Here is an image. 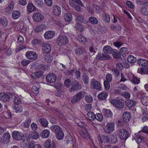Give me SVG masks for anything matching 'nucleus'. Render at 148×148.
<instances>
[{
  "label": "nucleus",
  "mask_w": 148,
  "mask_h": 148,
  "mask_svg": "<svg viewBox=\"0 0 148 148\" xmlns=\"http://www.w3.org/2000/svg\"><path fill=\"white\" fill-rule=\"evenodd\" d=\"M118 134L119 138L123 140L126 139L129 136L128 132L124 129L119 130Z\"/></svg>",
  "instance_id": "nucleus-4"
},
{
  "label": "nucleus",
  "mask_w": 148,
  "mask_h": 148,
  "mask_svg": "<svg viewBox=\"0 0 148 148\" xmlns=\"http://www.w3.org/2000/svg\"><path fill=\"white\" fill-rule=\"evenodd\" d=\"M75 20L76 23H85L86 22V21L84 17L81 16H76Z\"/></svg>",
  "instance_id": "nucleus-27"
},
{
  "label": "nucleus",
  "mask_w": 148,
  "mask_h": 148,
  "mask_svg": "<svg viewBox=\"0 0 148 148\" xmlns=\"http://www.w3.org/2000/svg\"><path fill=\"white\" fill-rule=\"evenodd\" d=\"M136 104L135 101L132 100H128L125 102L126 105L129 108H132Z\"/></svg>",
  "instance_id": "nucleus-30"
},
{
  "label": "nucleus",
  "mask_w": 148,
  "mask_h": 148,
  "mask_svg": "<svg viewBox=\"0 0 148 148\" xmlns=\"http://www.w3.org/2000/svg\"><path fill=\"white\" fill-rule=\"evenodd\" d=\"M89 50L91 52L95 53L96 52L97 49L96 48V46L94 44H92L89 47Z\"/></svg>",
  "instance_id": "nucleus-52"
},
{
  "label": "nucleus",
  "mask_w": 148,
  "mask_h": 148,
  "mask_svg": "<svg viewBox=\"0 0 148 148\" xmlns=\"http://www.w3.org/2000/svg\"><path fill=\"white\" fill-rule=\"evenodd\" d=\"M81 136L83 138L88 139L89 138V135L87 131L85 128H82L80 133Z\"/></svg>",
  "instance_id": "nucleus-24"
},
{
  "label": "nucleus",
  "mask_w": 148,
  "mask_h": 148,
  "mask_svg": "<svg viewBox=\"0 0 148 148\" xmlns=\"http://www.w3.org/2000/svg\"><path fill=\"white\" fill-rule=\"evenodd\" d=\"M13 107L14 111L17 113L21 112L23 111V108L21 106L15 105Z\"/></svg>",
  "instance_id": "nucleus-33"
},
{
  "label": "nucleus",
  "mask_w": 148,
  "mask_h": 148,
  "mask_svg": "<svg viewBox=\"0 0 148 148\" xmlns=\"http://www.w3.org/2000/svg\"><path fill=\"white\" fill-rule=\"evenodd\" d=\"M120 52L124 56H125L128 53V51L127 48L122 47L120 49Z\"/></svg>",
  "instance_id": "nucleus-45"
},
{
  "label": "nucleus",
  "mask_w": 148,
  "mask_h": 148,
  "mask_svg": "<svg viewBox=\"0 0 148 148\" xmlns=\"http://www.w3.org/2000/svg\"><path fill=\"white\" fill-rule=\"evenodd\" d=\"M108 142L112 144H115L117 141V139L115 134H111L107 136Z\"/></svg>",
  "instance_id": "nucleus-14"
},
{
  "label": "nucleus",
  "mask_w": 148,
  "mask_h": 148,
  "mask_svg": "<svg viewBox=\"0 0 148 148\" xmlns=\"http://www.w3.org/2000/svg\"><path fill=\"white\" fill-rule=\"evenodd\" d=\"M10 135L8 132L5 133L3 136V143L4 144H7L9 142L10 138Z\"/></svg>",
  "instance_id": "nucleus-31"
},
{
  "label": "nucleus",
  "mask_w": 148,
  "mask_h": 148,
  "mask_svg": "<svg viewBox=\"0 0 148 148\" xmlns=\"http://www.w3.org/2000/svg\"><path fill=\"white\" fill-rule=\"evenodd\" d=\"M111 102L113 105L118 108H123L124 107V103L119 100H114L112 101Z\"/></svg>",
  "instance_id": "nucleus-16"
},
{
  "label": "nucleus",
  "mask_w": 148,
  "mask_h": 148,
  "mask_svg": "<svg viewBox=\"0 0 148 148\" xmlns=\"http://www.w3.org/2000/svg\"><path fill=\"white\" fill-rule=\"evenodd\" d=\"M127 61L128 62L131 64H133L136 62V59L134 56L130 55L128 57Z\"/></svg>",
  "instance_id": "nucleus-36"
},
{
  "label": "nucleus",
  "mask_w": 148,
  "mask_h": 148,
  "mask_svg": "<svg viewBox=\"0 0 148 148\" xmlns=\"http://www.w3.org/2000/svg\"><path fill=\"white\" fill-rule=\"evenodd\" d=\"M46 28V26L45 25L40 24L38 25L35 28L34 31L36 32L42 31Z\"/></svg>",
  "instance_id": "nucleus-38"
},
{
  "label": "nucleus",
  "mask_w": 148,
  "mask_h": 148,
  "mask_svg": "<svg viewBox=\"0 0 148 148\" xmlns=\"http://www.w3.org/2000/svg\"><path fill=\"white\" fill-rule=\"evenodd\" d=\"M135 139L138 143H140L144 140V137L139 134H137L135 138Z\"/></svg>",
  "instance_id": "nucleus-34"
},
{
  "label": "nucleus",
  "mask_w": 148,
  "mask_h": 148,
  "mask_svg": "<svg viewBox=\"0 0 148 148\" xmlns=\"http://www.w3.org/2000/svg\"><path fill=\"white\" fill-rule=\"evenodd\" d=\"M30 62L29 60H24L21 61V63L22 65L24 66H26L29 64Z\"/></svg>",
  "instance_id": "nucleus-62"
},
{
  "label": "nucleus",
  "mask_w": 148,
  "mask_h": 148,
  "mask_svg": "<svg viewBox=\"0 0 148 148\" xmlns=\"http://www.w3.org/2000/svg\"><path fill=\"white\" fill-rule=\"evenodd\" d=\"M107 138V136L106 137L104 135L102 134L101 135V136H100V137L99 138V141L102 143H105V142H106V139Z\"/></svg>",
  "instance_id": "nucleus-60"
},
{
  "label": "nucleus",
  "mask_w": 148,
  "mask_h": 148,
  "mask_svg": "<svg viewBox=\"0 0 148 148\" xmlns=\"http://www.w3.org/2000/svg\"><path fill=\"white\" fill-rule=\"evenodd\" d=\"M31 137L34 139H38L39 137V133L35 131L34 132H32L31 134Z\"/></svg>",
  "instance_id": "nucleus-49"
},
{
  "label": "nucleus",
  "mask_w": 148,
  "mask_h": 148,
  "mask_svg": "<svg viewBox=\"0 0 148 148\" xmlns=\"http://www.w3.org/2000/svg\"><path fill=\"white\" fill-rule=\"evenodd\" d=\"M42 71H37L31 74V77L34 79H37L39 78L42 74Z\"/></svg>",
  "instance_id": "nucleus-26"
},
{
  "label": "nucleus",
  "mask_w": 148,
  "mask_h": 148,
  "mask_svg": "<svg viewBox=\"0 0 148 148\" xmlns=\"http://www.w3.org/2000/svg\"><path fill=\"white\" fill-rule=\"evenodd\" d=\"M42 50L46 53H49L51 50V46L49 44L45 43L43 45Z\"/></svg>",
  "instance_id": "nucleus-25"
},
{
  "label": "nucleus",
  "mask_w": 148,
  "mask_h": 148,
  "mask_svg": "<svg viewBox=\"0 0 148 148\" xmlns=\"http://www.w3.org/2000/svg\"><path fill=\"white\" fill-rule=\"evenodd\" d=\"M95 119L97 120L101 121L103 120L102 115L100 113H98L95 115Z\"/></svg>",
  "instance_id": "nucleus-61"
},
{
  "label": "nucleus",
  "mask_w": 148,
  "mask_h": 148,
  "mask_svg": "<svg viewBox=\"0 0 148 148\" xmlns=\"http://www.w3.org/2000/svg\"><path fill=\"white\" fill-rule=\"evenodd\" d=\"M45 146V148H56L55 142L53 140L46 141Z\"/></svg>",
  "instance_id": "nucleus-19"
},
{
  "label": "nucleus",
  "mask_w": 148,
  "mask_h": 148,
  "mask_svg": "<svg viewBox=\"0 0 148 148\" xmlns=\"http://www.w3.org/2000/svg\"><path fill=\"white\" fill-rule=\"evenodd\" d=\"M52 12L53 14L55 16H59L61 13L60 7L57 5L54 6L52 9Z\"/></svg>",
  "instance_id": "nucleus-17"
},
{
  "label": "nucleus",
  "mask_w": 148,
  "mask_h": 148,
  "mask_svg": "<svg viewBox=\"0 0 148 148\" xmlns=\"http://www.w3.org/2000/svg\"><path fill=\"white\" fill-rule=\"evenodd\" d=\"M87 118L90 121H92L95 119V115L91 112H89L87 114Z\"/></svg>",
  "instance_id": "nucleus-39"
},
{
  "label": "nucleus",
  "mask_w": 148,
  "mask_h": 148,
  "mask_svg": "<svg viewBox=\"0 0 148 148\" xmlns=\"http://www.w3.org/2000/svg\"><path fill=\"white\" fill-rule=\"evenodd\" d=\"M84 93L83 92H79L75 95L72 99L71 101L72 103H75L78 102L82 98Z\"/></svg>",
  "instance_id": "nucleus-11"
},
{
  "label": "nucleus",
  "mask_w": 148,
  "mask_h": 148,
  "mask_svg": "<svg viewBox=\"0 0 148 148\" xmlns=\"http://www.w3.org/2000/svg\"><path fill=\"white\" fill-rule=\"evenodd\" d=\"M141 101L142 104L145 106L148 105V97L144 96L142 97Z\"/></svg>",
  "instance_id": "nucleus-40"
},
{
  "label": "nucleus",
  "mask_w": 148,
  "mask_h": 148,
  "mask_svg": "<svg viewBox=\"0 0 148 148\" xmlns=\"http://www.w3.org/2000/svg\"><path fill=\"white\" fill-rule=\"evenodd\" d=\"M90 22L92 24H96L98 23V20L95 18L93 17H90L89 18Z\"/></svg>",
  "instance_id": "nucleus-55"
},
{
  "label": "nucleus",
  "mask_w": 148,
  "mask_h": 148,
  "mask_svg": "<svg viewBox=\"0 0 148 148\" xmlns=\"http://www.w3.org/2000/svg\"><path fill=\"white\" fill-rule=\"evenodd\" d=\"M13 138L17 140H21L23 138V134L21 132L18 131H14L12 133Z\"/></svg>",
  "instance_id": "nucleus-12"
},
{
  "label": "nucleus",
  "mask_w": 148,
  "mask_h": 148,
  "mask_svg": "<svg viewBox=\"0 0 148 148\" xmlns=\"http://www.w3.org/2000/svg\"><path fill=\"white\" fill-rule=\"evenodd\" d=\"M85 52V49L82 48H78L75 50V53L77 55H80L84 53Z\"/></svg>",
  "instance_id": "nucleus-41"
},
{
  "label": "nucleus",
  "mask_w": 148,
  "mask_h": 148,
  "mask_svg": "<svg viewBox=\"0 0 148 148\" xmlns=\"http://www.w3.org/2000/svg\"><path fill=\"white\" fill-rule=\"evenodd\" d=\"M39 122L40 123L45 127L48 126V121L43 119H39Z\"/></svg>",
  "instance_id": "nucleus-53"
},
{
  "label": "nucleus",
  "mask_w": 148,
  "mask_h": 148,
  "mask_svg": "<svg viewBox=\"0 0 148 148\" xmlns=\"http://www.w3.org/2000/svg\"><path fill=\"white\" fill-rule=\"evenodd\" d=\"M50 132L48 130H43L40 134V136L43 138H47L49 136Z\"/></svg>",
  "instance_id": "nucleus-28"
},
{
  "label": "nucleus",
  "mask_w": 148,
  "mask_h": 148,
  "mask_svg": "<svg viewBox=\"0 0 148 148\" xmlns=\"http://www.w3.org/2000/svg\"><path fill=\"white\" fill-rule=\"evenodd\" d=\"M25 55L27 58L32 60H35L38 58L37 54L34 51H27L26 52Z\"/></svg>",
  "instance_id": "nucleus-9"
},
{
  "label": "nucleus",
  "mask_w": 148,
  "mask_h": 148,
  "mask_svg": "<svg viewBox=\"0 0 148 148\" xmlns=\"http://www.w3.org/2000/svg\"><path fill=\"white\" fill-rule=\"evenodd\" d=\"M64 17V20L66 21L70 22L72 19V16L70 13L65 14Z\"/></svg>",
  "instance_id": "nucleus-44"
},
{
  "label": "nucleus",
  "mask_w": 148,
  "mask_h": 148,
  "mask_svg": "<svg viewBox=\"0 0 148 148\" xmlns=\"http://www.w3.org/2000/svg\"><path fill=\"white\" fill-rule=\"evenodd\" d=\"M13 96V95L10 92H0V100L5 102H8Z\"/></svg>",
  "instance_id": "nucleus-2"
},
{
  "label": "nucleus",
  "mask_w": 148,
  "mask_h": 148,
  "mask_svg": "<svg viewBox=\"0 0 148 148\" xmlns=\"http://www.w3.org/2000/svg\"><path fill=\"white\" fill-rule=\"evenodd\" d=\"M50 129L56 134L57 138L61 140L63 138L64 134L62 128L58 125H53L50 127Z\"/></svg>",
  "instance_id": "nucleus-1"
},
{
  "label": "nucleus",
  "mask_w": 148,
  "mask_h": 148,
  "mask_svg": "<svg viewBox=\"0 0 148 148\" xmlns=\"http://www.w3.org/2000/svg\"><path fill=\"white\" fill-rule=\"evenodd\" d=\"M20 12L19 11L15 10L13 11L12 14V18L14 19H16L20 16Z\"/></svg>",
  "instance_id": "nucleus-37"
},
{
  "label": "nucleus",
  "mask_w": 148,
  "mask_h": 148,
  "mask_svg": "<svg viewBox=\"0 0 148 148\" xmlns=\"http://www.w3.org/2000/svg\"><path fill=\"white\" fill-rule=\"evenodd\" d=\"M103 51L105 53L111 54L113 52V49L109 46H106L103 48Z\"/></svg>",
  "instance_id": "nucleus-23"
},
{
  "label": "nucleus",
  "mask_w": 148,
  "mask_h": 148,
  "mask_svg": "<svg viewBox=\"0 0 148 148\" xmlns=\"http://www.w3.org/2000/svg\"><path fill=\"white\" fill-rule=\"evenodd\" d=\"M108 95V93L106 92H102L99 94L97 96V97L98 99L103 100L106 98Z\"/></svg>",
  "instance_id": "nucleus-29"
},
{
  "label": "nucleus",
  "mask_w": 148,
  "mask_h": 148,
  "mask_svg": "<svg viewBox=\"0 0 148 148\" xmlns=\"http://www.w3.org/2000/svg\"><path fill=\"white\" fill-rule=\"evenodd\" d=\"M33 91L36 95H37L39 93V88L36 86H34L33 87Z\"/></svg>",
  "instance_id": "nucleus-63"
},
{
  "label": "nucleus",
  "mask_w": 148,
  "mask_h": 148,
  "mask_svg": "<svg viewBox=\"0 0 148 148\" xmlns=\"http://www.w3.org/2000/svg\"><path fill=\"white\" fill-rule=\"evenodd\" d=\"M84 93L83 92H79L75 95L72 99L71 101L72 103H75L78 102L82 98Z\"/></svg>",
  "instance_id": "nucleus-10"
},
{
  "label": "nucleus",
  "mask_w": 148,
  "mask_h": 148,
  "mask_svg": "<svg viewBox=\"0 0 148 148\" xmlns=\"http://www.w3.org/2000/svg\"><path fill=\"white\" fill-rule=\"evenodd\" d=\"M27 9L29 12H31L35 10V8L32 3H30L27 5Z\"/></svg>",
  "instance_id": "nucleus-46"
},
{
  "label": "nucleus",
  "mask_w": 148,
  "mask_h": 148,
  "mask_svg": "<svg viewBox=\"0 0 148 148\" xmlns=\"http://www.w3.org/2000/svg\"><path fill=\"white\" fill-rule=\"evenodd\" d=\"M45 60L47 63H50L52 60L53 58L49 54H47L45 56Z\"/></svg>",
  "instance_id": "nucleus-48"
},
{
  "label": "nucleus",
  "mask_w": 148,
  "mask_h": 148,
  "mask_svg": "<svg viewBox=\"0 0 148 148\" xmlns=\"http://www.w3.org/2000/svg\"><path fill=\"white\" fill-rule=\"evenodd\" d=\"M44 17L42 14L39 12L35 13L32 16L33 20L36 22L41 21L44 19Z\"/></svg>",
  "instance_id": "nucleus-7"
},
{
  "label": "nucleus",
  "mask_w": 148,
  "mask_h": 148,
  "mask_svg": "<svg viewBox=\"0 0 148 148\" xmlns=\"http://www.w3.org/2000/svg\"><path fill=\"white\" fill-rule=\"evenodd\" d=\"M35 1L38 7L41 8L43 6V3L42 0H35Z\"/></svg>",
  "instance_id": "nucleus-57"
},
{
  "label": "nucleus",
  "mask_w": 148,
  "mask_h": 148,
  "mask_svg": "<svg viewBox=\"0 0 148 148\" xmlns=\"http://www.w3.org/2000/svg\"><path fill=\"white\" fill-rule=\"evenodd\" d=\"M75 28L78 31L81 32L84 30V27L80 23H76L75 27Z\"/></svg>",
  "instance_id": "nucleus-54"
},
{
  "label": "nucleus",
  "mask_w": 148,
  "mask_h": 148,
  "mask_svg": "<svg viewBox=\"0 0 148 148\" xmlns=\"http://www.w3.org/2000/svg\"><path fill=\"white\" fill-rule=\"evenodd\" d=\"M141 12L144 15H148V1L144 3L141 8Z\"/></svg>",
  "instance_id": "nucleus-15"
},
{
  "label": "nucleus",
  "mask_w": 148,
  "mask_h": 148,
  "mask_svg": "<svg viewBox=\"0 0 148 148\" xmlns=\"http://www.w3.org/2000/svg\"><path fill=\"white\" fill-rule=\"evenodd\" d=\"M104 115L108 117H110L112 116V113L111 111L108 109H105L103 111Z\"/></svg>",
  "instance_id": "nucleus-43"
},
{
  "label": "nucleus",
  "mask_w": 148,
  "mask_h": 148,
  "mask_svg": "<svg viewBox=\"0 0 148 148\" xmlns=\"http://www.w3.org/2000/svg\"><path fill=\"white\" fill-rule=\"evenodd\" d=\"M31 122V119L29 118L27 119L23 123V127L25 128H28L29 127L30 124Z\"/></svg>",
  "instance_id": "nucleus-51"
},
{
  "label": "nucleus",
  "mask_w": 148,
  "mask_h": 148,
  "mask_svg": "<svg viewBox=\"0 0 148 148\" xmlns=\"http://www.w3.org/2000/svg\"><path fill=\"white\" fill-rule=\"evenodd\" d=\"M8 21L5 17H2L0 18V23L4 26H6L7 24Z\"/></svg>",
  "instance_id": "nucleus-50"
},
{
  "label": "nucleus",
  "mask_w": 148,
  "mask_h": 148,
  "mask_svg": "<svg viewBox=\"0 0 148 148\" xmlns=\"http://www.w3.org/2000/svg\"><path fill=\"white\" fill-rule=\"evenodd\" d=\"M55 35V33L53 31H48L46 32L44 34L45 38L50 39L52 38Z\"/></svg>",
  "instance_id": "nucleus-22"
},
{
  "label": "nucleus",
  "mask_w": 148,
  "mask_h": 148,
  "mask_svg": "<svg viewBox=\"0 0 148 148\" xmlns=\"http://www.w3.org/2000/svg\"><path fill=\"white\" fill-rule=\"evenodd\" d=\"M89 77L87 75L85 74L83 75L82 77V80L83 82L85 84H87L89 82Z\"/></svg>",
  "instance_id": "nucleus-56"
},
{
  "label": "nucleus",
  "mask_w": 148,
  "mask_h": 148,
  "mask_svg": "<svg viewBox=\"0 0 148 148\" xmlns=\"http://www.w3.org/2000/svg\"><path fill=\"white\" fill-rule=\"evenodd\" d=\"M103 20L105 22L108 23L110 21V18L109 15L106 13H104L103 14Z\"/></svg>",
  "instance_id": "nucleus-47"
},
{
  "label": "nucleus",
  "mask_w": 148,
  "mask_h": 148,
  "mask_svg": "<svg viewBox=\"0 0 148 148\" xmlns=\"http://www.w3.org/2000/svg\"><path fill=\"white\" fill-rule=\"evenodd\" d=\"M110 58V56L108 54L105 53H100L99 54L97 57V60H103L109 59Z\"/></svg>",
  "instance_id": "nucleus-18"
},
{
  "label": "nucleus",
  "mask_w": 148,
  "mask_h": 148,
  "mask_svg": "<svg viewBox=\"0 0 148 148\" xmlns=\"http://www.w3.org/2000/svg\"><path fill=\"white\" fill-rule=\"evenodd\" d=\"M90 86L92 88L97 90H100L101 88V84L94 79L91 81Z\"/></svg>",
  "instance_id": "nucleus-5"
},
{
  "label": "nucleus",
  "mask_w": 148,
  "mask_h": 148,
  "mask_svg": "<svg viewBox=\"0 0 148 148\" xmlns=\"http://www.w3.org/2000/svg\"><path fill=\"white\" fill-rule=\"evenodd\" d=\"M71 87L69 91L71 92H73L78 89L79 83L77 80L73 81L71 84Z\"/></svg>",
  "instance_id": "nucleus-13"
},
{
  "label": "nucleus",
  "mask_w": 148,
  "mask_h": 148,
  "mask_svg": "<svg viewBox=\"0 0 148 148\" xmlns=\"http://www.w3.org/2000/svg\"><path fill=\"white\" fill-rule=\"evenodd\" d=\"M69 3L71 6H74V5H75L74 3L83 6L82 2L80 0H69Z\"/></svg>",
  "instance_id": "nucleus-35"
},
{
  "label": "nucleus",
  "mask_w": 148,
  "mask_h": 148,
  "mask_svg": "<svg viewBox=\"0 0 148 148\" xmlns=\"http://www.w3.org/2000/svg\"><path fill=\"white\" fill-rule=\"evenodd\" d=\"M113 57L114 58L118 60L120 58L121 56L119 52L116 51L113 54Z\"/></svg>",
  "instance_id": "nucleus-58"
},
{
  "label": "nucleus",
  "mask_w": 148,
  "mask_h": 148,
  "mask_svg": "<svg viewBox=\"0 0 148 148\" xmlns=\"http://www.w3.org/2000/svg\"><path fill=\"white\" fill-rule=\"evenodd\" d=\"M132 82L134 84H138L140 82V79L134 76L132 79Z\"/></svg>",
  "instance_id": "nucleus-59"
},
{
  "label": "nucleus",
  "mask_w": 148,
  "mask_h": 148,
  "mask_svg": "<svg viewBox=\"0 0 148 148\" xmlns=\"http://www.w3.org/2000/svg\"><path fill=\"white\" fill-rule=\"evenodd\" d=\"M114 123L112 122L107 124L104 128L105 132L107 134L112 132L114 129Z\"/></svg>",
  "instance_id": "nucleus-8"
},
{
  "label": "nucleus",
  "mask_w": 148,
  "mask_h": 148,
  "mask_svg": "<svg viewBox=\"0 0 148 148\" xmlns=\"http://www.w3.org/2000/svg\"><path fill=\"white\" fill-rule=\"evenodd\" d=\"M68 38L65 35H59L57 39V43L59 46L65 45L68 42Z\"/></svg>",
  "instance_id": "nucleus-3"
},
{
  "label": "nucleus",
  "mask_w": 148,
  "mask_h": 148,
  "mask_svg": "<svg viewBox=\"0 0 148 148\" xmlns=\"http://www.w3.org/2000/svg\"><path fill=\"white\" fill-rule=\"evenodd\" d=\"M46 79L47 82L51 83H53L56 81L57 77L55 74L51 73L47 75Z\"/></svg>",
  "instance_id": "nucleus-6"
},
{
  "label": "nucleus",
  "mask_w": 148,
  "mask_h": 148,
  "mask_svg": "<svg viewBox=\"0 0 148 148\" xmlns=\"http://www.w3.org/2000/svg\"><path fill=\"white\" fill-rule=\"evenodd\" d=\"M14 2L12 1L5 9V12L8 13H10L13 10L14 8Z\"/></svg>",
  "instance_id": "nucleus-32"
},
{
  "label": "nucleus",
  "mask_w": 148,
  "mask_h": 148,
  "mask_svg": "<svg viewBox=\"0 0 148 148\" xmlns=\"http://www.w3.org/2000/svg\"><path fill=\"white\" fill-rule=\"evenodd\" d=\"M106 79L107 80L106 81L108 82H111L112 79V75L110 73H108L106 76Z\"/></svg>",
  "instance_id": "nucleus-64"
},
{
  "label": "nucleus",
  "mask_w": 148,
  "mask_h": 148,
  "mask_svg": "<svg viewBox=\"0 0 148 148\" xmlns=\"http://www.w3.org/2000/svg\"><path fill=\"white\" fill-rule=\"evenodd\" d=\"M21 101L22 99L20 96H16L15 97L14 102L15 104H16V105L21 104Z\"/></svg>",
  "instance_id": "nucleus-42"
},
{
  "label": "nucleus",
  "mask_w": 148,
  "mask_h": 148,
  "mask_svg": "<svg viewBox=\"0 0 148 148\" xmlns=\"http://www.w3.org/2000/svg\"><path fill=\"white\" fill-rule=\"evenodd\" d=\"M138 64L142 66L146 67L148 65V61L145 59L140 58L137 60Z\"/></svg>",
  "instance_id": "nucleus-21"
},
{
  "label": "nucleus",
  "mask_w": 148,
  "mask_h": 148,
  "mask_svg": "<svg viewBox=\"0 0 148 148\" xmlns=\"http://www.w3.org/2000/svg\"><path fill=\"white\" fill-rule=\"evenodd\" d=\"M131 118L130 113L127 112H124L123 115V119L124 121L126 123L130 121Z\"/></svg>",
  "instance_id": "nucleus-20"
}]
</instances>
